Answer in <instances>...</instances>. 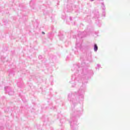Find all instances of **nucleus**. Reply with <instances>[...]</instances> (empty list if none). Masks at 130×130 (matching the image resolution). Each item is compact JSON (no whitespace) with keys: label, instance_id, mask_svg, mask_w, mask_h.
Listing matches in <instances>:
<instances>
[{"label":"nucleus","instance_id":"obj_1","mask_svg":"<svg viewBox=\"0 0 130 130\" xmlns=\"http://www.w3.org/2000/svg\"><path fill=\"white\" fill-rule=\"evenodd\" d=\"M94 51H97V50H98V46H97V45L96 44L94 45Z\"/></svg>","mask_w":130,"mask_h":130},{"label":"nucleus","instance_id":"obj_2","mask_svg":"<svg viewBox=\"0 0 130 130\" xmlns=\"http://www.w3.org/2000/svg\"><path fill=\"white\" fill-rule=\"evenodd\" d=\"M43 34H45V32H42Z\"/></svg>","mask_w":130,"mask_h":130}]
</instances>
